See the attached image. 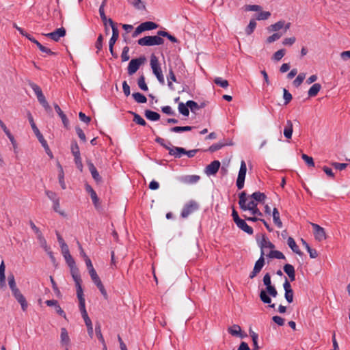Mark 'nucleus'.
<instances>
[{
  "mask_svg": "<svg viewBox=\"0 0 350 350\" xmlns=\"http://www.w3.org/2000/svg\"><path fill=\"white\" fill-rule=\"evenodd\" d=\"M167 150L169 151V154L175 158H180L183 152H185V149L180 147L170 146L167 148Z\"/></svg>",
  "mask_w": 350,
  "mask_h": 350,
  "instance_id": "obj_19",
  "label": "nucleus"
},
{
  "mask_svg": "<svg viewBox=\"0 0 350 350\" xmlns=\"http://www.w3.org/2000/svg\"><path fill=\"white\" fill-rule=\"evenodd\" d=\"M311 225L314 230V237L317 241H321L326 239V234L323 228L314 223H311Z\"/></svg>",
  "mask_w": 350,
  "mask_h": 350,
  "instance_id": "obj_12",
  "label": "nucleus"
},
{
  "mask_svg": "<svg viewBox=\"0 0 350 350\" xmlns=\"http://www.w3.org/2000/svg\"><path fill=\"white\" fill-rule=\"evenodd\" d=\"M241 332V327L238 325H233L228 328V332L232 336H239Z\"/></svg>",
  "mask_w": 350,
  "mask_h": 350,
  "instance_id": "obj_46",
  "label": "nucleus"
},
{
  "mask_svg": "<svg viewBox=\"0 0 350 350\" xmlns=\"http://www.w3.org/2000/svg\"><path fill=\"white\" fill-rule=\"evenodd\" d=\"M85 190L88 193H89L90 194L94 206L96 207H97L99 199L96 195V191L93 189V188L90 185H89L88 184L85 185Z\"/></svg>",
  "mask_w": 350,
  "mask_h": 350,
  "instance_id": "obj_26",
  "label": "nucleus"
},
{
  "mask_svg": "<svg viewBox=\"0 0 350 350\" xmlns=\"http://www.w3.org/2000/svg\"><path fill=\"white\" fill-rule=\"evenodd\" d=\"M243 10L245 12H250V11L260 12L262 10V7L258 5H245L243 7Z\"/></svg>",
  "mask_w": 350,
  "mask_h": 350,
  "instance_id": "obj_48",
  "label": "nucleus"
},
{
  "mask_svg": "<svg viewBox=\"0 0 350 350\" xmlns=\"http://www.w3.org/2000/svg\"><path fill=\"white\" fill-rule=\"evenodd\" d=\"M150 66L153 74L156 76L159 82L163 85L165 83L164 77L157 57L152 54L150 58Z\"/></svg>",
  "mask_w": 350,
  "mask_h": 350,
  "instance_id": "obj_5",
  "label": "nucleus"
},
{
  "mask_svg": "<svg viewBox=\"0 0 350 350\" xmlns=\"http://www.w3.org/2000/svg\"><path fill=\"white\" fill-rule=\"evenodd\" d=\"M146 118L151 121H157L160 118V115L157 112L146 109L144 112Z\"/></svg>",
  "mask_w": 350,
  "mask_h": 350,
  "instance_id": "obj_29",
  "label": "nucleus"
},
{
  "mask_svg": "<svg viewBox=\"0 0 350 350\" xmlns=\"http://www.w3.org/2000/svg\"><path fill=\"white\" fill-rule=\"evenodd\" d=\"M95 332L98 339L100 341V342L103 345H105V342L101 332V326L100 324L98 323L96 324Z\"/></svg>",
  "mask_w": 350,
  "mask_h": 350,
  "instance_id": "obj_44",
  "label": "nucleus"
},
{
  "mask_svg": "<svg viewBox=\"0 0 350 350\" xmlns=\"http://www.w3.org/2000/svg\"><path fill=\"white\" fill-rule=\"evenodd\" d=\"M146 61V58L145 56H140L138 58L132 59L128 66L127 72L128 75L131 76L134 75L139 68V67L143 65Z\"/></svg>",
  "mask_w": 350,
  "mask_h": 350,
  "instance_id": "obj_6",
  "label": "nucleus"
},
{
  "mask_svg": "<svg viewBox=\"0 0 350 350\" xmlns=\"http://www.w3.org/2000/svg\"><path fill=\"white\" fill-rule=\"evenodd\" d=\"M306 78V74L304 72L299 73L296 79L293 81V83L295 87H299Z\"/></svg>",
  "mask_w": 350,
  "mask_h": 350,
  "instance_id": "obj_49",
  "label": "nucleus"
},
{
  "mask_svg": "<svg viewBox=\"0 0 350 350\" xmlns=\"http://www.w3.org/2000/svg\"><path fill=\"white\" fill-rule=\"evenodd\" d=\"M293 134V123L291 120L286 121V124L284 129V135L287 139H291Z\"/></svg>",
  "mask_w": 350,
  "mask_h": 350,
  "instance_id": "obj_31",
  "label": "nucleus"
},
{
  "mask_svg": "<svg viewBox=\"0 0 350 350\" xmlns=\"http://www.w3.org/2000/svg\"><path fill=\"white\" fill-rule=\"evenodd\" d=\"M14 297L18 301V302L21 304V308L23 311H25L27 308L28 304L23 294L21 293L20 290L14 289V291H12Z\"/></svg>",
  "mask_w": 350,
  "mask_h": 350,
  "instance_id": "obj_16",
  "label": "nucleus"
},
{
  "mask_svg": "<svg viewBox=\"0 0 350 350\" xmlns=\"http://www.w3.org/2000/svg\"><path fill=\"white\" fill-rule=\"evenodd\" d=\"M271 16V13L267 11H260L256 16V20L262 21L268 19Z\"/></svg>",
  "mask_w": 350,
  "mask_h": 350,
  "instance_id": "obj_54",
  "label": "nucleus"
},
{
  "mask_svg": "<svg viewBox=\"0 0 350 350\" xmlns=\"http://www.w3.org/2000/svg\"><path fill=\"white\" fill-rule=\"evenodd\" d=\"M29 85L33 90L40 104L44 108V109L47 112H51V111H52L51 107L49 105V104L48 103L47 100H46V98H45L44 95L43 94L41 88L37 84H36L35 83L31 82V81L29 82Z\"/></svg>",
  "mask_w": 350,
  "mask_h": 350,
  "instance_id": "obj_2",
  "label": "nucleus"
},
{
  "mask_svg": "<svg viewBox=\"0 0 350 350\" xmlns=\"http://www.w3.org/2000/svg\"><path fill=\"white\" fill-rule=\"evenodd\" d=\"M262 281L264 285L266 286V289H262L260 291L259 295L260 299L264 304H269V306L270 308H274L275 304H271V299L268 295L273 297H276L278 295V291L275 287L271 284V275L269 273H267L264 275Z\"/></svg>",
  "mask_w": 350,
  "mask_h": 350,
  "instance_id": "obj_1",
  "label": "nucleus"
},
{
  "mask_svg": "<svg viewBox=\"0 0 350 350\" xmlns=\"http://www.w3.org/2000/svg\"><path fill=\"white\" fill-rule=\"evenodd\" d=\"M143 31L152 30L158 27V25L152 21H146L140 24Z\"/></svg>",
  "mask_w": 350,
  "mask_h": 350,
  "instance_id": "obj_32",
  "label": "nucleus"
},
{
  "mask_svg": "<svg viewBox=\"0 0 350 350\" xmlns=\"http://www.w3.org/2000/svg\"><path fill=\"white\" fill-rule=\"evenodd\" d=\"M236 225L237 226L238 228H239L248 234H252L254 232L252 228L248 226L245 221L242 219L237 221L236 223Z\"/></svg>",
  "mask_w": 350,
  "mask_h": 350,
  "instance_id": "obj_21",
  "label": "nucleus"
},
{
  "mask_svg": "<svg viewBox=\"0 0 350 350\" xmlns=\"http://www.w3.org/2000/svg\"><path fill=\"white\" fill-rule=\"evenodd\" d=\"M87 164L89 168V170L92 176V178L96 181L99 182L101 180V177L99 175L96 167L90 161H87Z\"/></svg>",
  "mask_w": 350,
  "mask_h": 350,
  "instance_id": "obj_22",
  "label": "nucleus"
},
{
  "mask_svg": "<svg viewBox=\"0 0 350 350\" xmlns=\"http://www.w3.org/2000/svg\"><path fill=\"white\" fill-rule=\"evenodd\" d=\"M8 284L12 291H14V289H18L13 274L8 276Z\"/></svg>",
  "mask_w": 350,
  "mask_h": 350,
  "instance_id": "obj_62",
  "label": "nucleus"
},
{
  "mask_svg": "<svg viewBox=\"0 0 350 350\" xmlns=\"http://www.w3.org/2000/svg\"><path fill=\"white\" fill-rule=\"evenodd\" d=\"M89 273H90L92 280L96 286L102 283L96 270H92L90 272H89Z\"/></svg>",
  "mask_w": 350,
  "mask_h": 350,
  "instance_id": "obj_50",
  "label": "nucleus"
},
{
  "mask_svg": "<svg viewBox=\"0 0 350 350\" xmlns=\"http://www.w3.org/2000/svg\"><path fill=\"white\" fill-rule=\"evenodd\" d=\"M220 167V162L215 160L208 165L205 168V173L210 175H215L219 170Z\"/></svg>",
  "mask_w": 350,
  "mask_h": 350,
  "instance_id": "obj_18",
  "label": "nucleus"
},
{
  "mask_svg": "<svg viewBox=\"0 0 350 350\" xmlns=\"http://www.w3.org/2000/svg\"><path fill=\"white\" fill-rule=\"evenodd\" d=\"M38 239L39 241L40 246L44 250L45 252H48V250H50V247L47 245L46 241L43 237V235H41L40 237H38Z\"/></svg>",
  "mask_w": 350,
  "mask_h": 350,
  "instance_id": "obj_63",
  "label": "nucleus"
},
{
  "mask_svg": "<svg viewBox=\"0 0 350 350\" xmlns=\"http://www.w3.org/2000/svg\"><path fill=\"white\" fill-rule=\"evenodd\" d=\"M285 52H286V51L284 49H280V50L277 51L273 54V59L275 61H280L284 57V55H285Z\"/></svg>",
  "mask_w": 350,
  "mask_h": 350,
  "instance_id": "obj_60",
  "label": "nucleus"
},
{
  "mask_svg": "<svg viewBox=\"0 0 350 350\" xmlns=\"http://www.w3.org/2000/svg\"><path fill=\"white\" fill-rule=\"evenodd\" d=\"M268 256L271 258L285 259V256L283 253L278 250H271Z\"/></svg>",
  "mask_w": 350,
  "mask_h": 350,
  "instance_id": "obj_39",
  "label": "nucleus"
},
{
  "mask_svg": "<svg viewBox=\"0 0 350 350\" xmlns=\"http://www.w3.org/2000/svg\"><path fill=\"white\" fill-rule=\"evenodd\" d=\"M66 263L70 269V273L75 283L81 282V278L79 273V269L75 265V261L72 256L65 258Z\"/></svg>",
  "mask_w": 350,
  "mask_h": 350,
  "instance_id": "obj_7",
  "label": "nucleus"
},
{
  "mask_svg": "<svg viewBox=\"0 0 350 350\" xmlns=\"http://www.w3.org/2000/svg\"><path fill=\"white\" fill-rule=\"evenodd\" d=\"M258 242L261 251H263V249L265 247H269L270 249H273L275 247V245L269 241L265 234H262L261 240Z\"/></svg>",
  "mask_w": 350,
  "mask_h": 350,
  "instance_id": "obj_24",
  "label": "nucleus"
},
{
  "mask_svg": "<svg viewBox=\"0 0 350 350\" xmlns=\"http://www.w3.org/2000/svg\"><path fill=\"white\" fill-rule=\"evenodd\" d=\"M70 149L74 157L81 156L79 147L75 140L72 141Z\"/></svg>",
  "mask_w": 350,
  "mask_h": 350,
  "instance_id": "obj_38",
  "label": "nucleus"
},
{
  "mask_svg": "<svg viewBox=\"0 0 350 350\" xmlns=\"http://www.w3.org/2000/svg\"><path fill=\"white\" fill-rule=\"evenodd\" d=\"M214 83L223 88H227L229 85L228 81L226 79H223L221 77H216L214 79Z\"/></svg>",
  "mask_w": 350,
  "mask_h": 350,
  "instance_id": "obj_47",
  "label": "nucleus"
},
{
  "mask_svg": "<svg viewBox=\"0 0 350 350\" xmlns=\"http://www.w3.org/2000/svg\"><path fill=\"white\" fill-rule=\"evenodd\" d=\"M109 24L112 29V36L109 40V45H110L111 48L113 47L116 42L118 40L119 38V31L111 18L108 19Z\"/></svg>",
  "mask_w": 350,
  "mask_h": 350,
  "instance_id": "obj_14",
  "label": "nucleus"
},
{
  "mask_svg": "<svg viewBox=\"0 0 350 350\" xmlns=\"http://www.w3.org/2000/svg\"><path fill=\"white\" fill-rule=\"evenodd\" d=\"M99 14H100V18H101V20L105 27V30L106 31H108V29L107 27V23H109V21H108V19L105 14V10H104V8H99Z\"/></svg>",
  "mask_w": 350,
  "mask_h": 350,
  "instance_id": "obj_55",
  "label": "nucleus"
},
{
  "mask_svg": "<svg viewBox=\"0 0 350 350\" xmlns=\"http://www.w3.org/2000/svg\"><path fill=\"white\" fill-rule=\"evenodd\" d=\"M178 111L179 112L185 116H188L189 114V107L187 106V103L184 104L183 103H180L178 104Z\"/></svg>",
  "mask_w": 350,
  "mask_h": 350,
  "instance_id": "obj_42",
  "label": "nucleus"
},
{
  "mask_svg": "<svg viewBox=\"0 0 350 350\" xmlns=\"http://www.w3.org/2000/svg\"><path fill=\"white\" fill-rule=\"evenodd\" d=\"M54 108H55V111L57 113V114L59 116L60 118L62 119L64 126L66 129H68L69 120L67 118L66 116L64 113V112L62 111V110L61 109V108L59 107V106L57 104H56V103L54 104Z\"/></svg>",
  "mask_w": 350,
  "mask_h": 350,
  "instance_id": "obj_20",
  "label": "nucleus"
},
{
  "mask_svg": "<svg viewBox=\"0 0 350 350\" xmlns=\"http://www.w3.org/2000/svg\"><path fill=\"white\" fill-rule=\"evenodd\" d=\"M284 27V21L280 20L275 23L269 25L267 27V31L269 32L274 31L275 33H276L278 31H280V29H283Z\"/></svg>",
  "mask_w": 350,
  "mask_h": 350,
  "instance_id": "obj_27",
  "label": "nucleus"
},
{
  "mask_svg": "<svg viewBox=\"0 0 350 350\" xmlns=\"http://www.w3.org/2000/svg\"><path fill=\"white\" fill-rule=\"evenodd\" d=\"M129 3L139 10H145L146 5L142 0H128Z\"/></svg>",
  "mask_w": 350,
  "mask_h": 350,
  "instance_id": "obj_34",
  "label": "nucleus"
},
{
  "mask_svg": "<svg viewBox=\"0 0 350 350\" xmlns=\"http://www.w3.org/2000/svg\"><path fill=\"white\" fill-rule=\"evenodd\" d=\"M256 27V22L255 19H251L249 25L245 28V33L247 35L252 34L254 32Z\"/></svg>",
  "mask_w": 350,
  "mask_h": 350,
  "instance_id": "obj_40",
  "label": "nucleus"
},
{
  "mask_svg": "<svg viewBox=\"0 0 350 350\" xmlns=\"http://www.w3.org/2000/svg\"><path fill=\"white\" fill-rule=\"evenodd\" d=\"M273 219L274 224L280 228L282 227V222L280 217V213L277 208H274L273 210Z\"/></svg>",
  "mask_w": 350,
  "mask_h": 350,
  "instance_id": "obj_33",
  "label": "nucleus"
},
{
  "mask_svg": "<svg viewBox=\"0 0 350 350\" xmlns=\"http://www.w3.org/2000/svg\"><path fill=\"white\" fill-rule=\"evenodd\" d=\"M5 266L4 261L2 260L0 265V284L1 285H4L5 282Z\"/></svg>",
  "mask_w": 350,
  "mask_h": 350,
  "instance_id": "obj_41",
  "label": "nucleus"
},
{
  "mask_svg": "<svg viewBox=\"0 0 350 350\" xmlns=\"http://www.w3.org/2000/svg\"><path fill=\"white\" fill-rule=\"evenodd\" d=\"M321 89V85L320 83L313 84L308 92L309 97H314L317 95Z\"/></svg>",
  "mask_w": 350,
  "mask_h": 350,
  "instance_id": "obj_30",
  "label": "nucleus"
},
{
  "mask_svg": "<svg viewBox=\"0 0 350 350\" xmlns=\"http://www.w3.org/2000/svg\"><path fill=\"white\" fill-rule=\"evenodd\" d=\"M53 210L56 213L61 215L62 216L66 217V214L65 213V212L64 211L60 210L59 199L56 200V201L53 202Z\"/></svg>",
  "mask_w": 350,
  "mask_h": 350,
  "instance_id": "obj_53",
  "label": "nucleus"
},
{
  "mask_svg": "<svg viewBox=\"0 0 350 350\" xmlns=\"http://www.w3.org/2000/svg\"><path fill=\"white\" fill-rule=\"evenodd\" d=\"M239 204L243 211H250L258 206V203L253 199H249L245 191H242L239 195Z\"/></svg>",
  "mask_w": 350,
  "mask_h": 350,
  "instance_id": "obj_3",
  "label": "nucleus"
},
{
  "mask_svg": "<svg viewBox=\"0 0 350 350\" xmlns=\"http://www.w3.org/2000/svg\"><path fill=\"white\" fill-rule=\"evenodd\" d=\"M199 208V205L195 201H189L187 204H186L181 212V217L183 218L187 217L189 215L194 213Z\"/></svg>",
  "mask_w": 350,
  "mask_h": 350,
  "instance_id": "obj_9",
  "label": "nucleus"
},
{
  "mask_svg": "<svg viewBox=\"0 0 350 350\" xmlns=\"http://www.w3.org/2000/svg\"><path fill=\"white\" fill-rule=\"evenodd\" d=\"M249 199H253L256 202H263L266 199V195L264 193L256 191L252 195L247 196Z\"/></svg>",
  "mask_w": 350,
  "mask_h": 350,
  "instance_id": "obj_28",
  "label": "nucleus"
},
{
  "mask_svg": "<svg viewBox=\"0 0 350 350\" xmlns=\"http://www.w3.org/2000/svg\"><path fill=\"white\" fill-rule=\"evenodd\" d=\"M283 287L285 291V299L288 303H292L293 301V291L291 288L290 282L288 281L286 278H285V281L283 284Z\"/></svg>",
  "mask_w": 350,
  "mask_h": 350,
  "instance_id": "obj_17",
  "label": "nucleus"
},
{
  "mask_svg": "<svg viewBox=\"0 0 350 350\" xmlns=\"http://www.w3.org/2000/svg\"><path fill=\"white\" fill-rule=\"evenodd\" d=\"M45 193L46 196L53 202L56 201V200L59 199V198L57 196V193L49 190L45 191Z\"/></svg>",
  "mask_w": 350,
  "mask_h": 350,
  "instance_id": "obj_64",
  "label": "nucleus"
},
{
  "mask_svg": "<svg viewBox=\"0 0 350 350\" xmlns=\"http://www.w3.org/2000/svg\"><path fill=\"white\" fill-rule=\"evenodd\" d=\"M137 85L142 90H143V91L148 90V88L145 81V77L143 75L142 76H140L139 78L138 79Z\"/></svg>",
  "mask_w": 350,
  "mask_h": 350,
  "instance_id": "obj_45",
  "label": "nucleus"
},
{
  "mask_svg": "<svg viewBox=\"0 0 350 350\" xmlns=\"http://www.w3.org/2000/svg\"><path fill=\"white\" fill-rule=\"evenodd\" d=\"M75 285H76V288H77V298L79 301V310H80L81 312H82L83 311H84V310H86V309H85V299L83 297V289L81 287V282L75 283Z\"/></svg>",
  "mask_w": 350,
  "mask_h": 350,
  "instance_id": "obj_13",
  "label": "nucleus"
},
{
  "mask_svg": "<svg viewBox=\"0 0 350 350\" xmlns=\"http://www.w3.org/2000/svg\"><path fill=\"white\" fill-rule=\"evenodd\" d=\"M282 36V33L276 32L274 33L273 35L269 36L267 38V43H272L278 40H279Z\"/></svg>",
  "mask_w": 350,
  "mask_h": 350,
  "instance_id": "obj_56",
  "label": "nucleus"
},
{
  "mask_svg": "<svg viewBox=\"0 0 350 350\" xmlns=\"http://www.w3.org/2000/svg\"><path fill=\"white\" fill-rule=\"evenodd\" d=\"M132 96L133 99L137 103H146L147 102L146 97L139 92H135L133 93Z\"/></svg>",
  "mask_w": 350,
  "mask_h": 350,
  "instance_id": "obj_36",
  "label": "nucleus"
},
{
  "mask_svg": "<svg viewBox=\"0 0 350 350\" xmlns=\"http://www.w3.org/2000/svg\"><path fill=\"white\" fill-rule=\"evenodd\" d=\"M61 342L64 345H68L70 342V338L66 328L61 329Z\"/></svg>",
  "mask_w": 350,
  "mask_h": 350,
  "instance_id": "obj_37",
  "label": "nucleus"
},
{
  "mask_svg": "<svg viewBox=\"0 0 350 350\" xmlns=\"http://www.w3.org/2000/svg\"><path fill=\"white\" fill-rule=\"evenodd\" d=\"M301 158L309 167H314V162L312 157H309L306 154H302Z\"/></svg>",
  "mask_w": 350,
  "mask_h": 350,
  "instance_id": "obj_58",
  "label": "nucleus"
},
{
  "mask_svg": "<svg viewBox=\"0 0 350 350\" xmlns=\"http://www.w3.org/2000/svg\"><path fill=\"white\" fill-rule=\"evenodd\" d=\"M264 254V251H261L260 256L258 258V260L256 262L253 271L250 274V279H253L254 278H255L257 275V274L260 273L263 266L265 265Z\"/></svg>",
  "mask_w": 350,
  "mask_h": 350,
  "instance_id": "obj_10",
  "label": "nucleus"
},
{
  "mask_svg": "<svg viewBox=\"0 0 350 350\" xmlns=\"http://www.w3.org/2000/svg\"><path fill=\"white\" fill-rule=\"evenodd\" d=\"M284 271L288 275L291 282L295 280V271L293 265L290 264H286L284 267Z\"/></svg>",
  "mask_w": 350,
  "mask_h": 350,
  "instance_id": "obj_23",
  "label": "nucleus"
},
{
  "mask_svg": "<svg viewBox=\"0 0 350 350\" xmlns=\"http://www.w3.org/2000/svg\"><path fill=\"white\" fill-rule=\"evenodd\" d=\"M27 118L29 120V122L31 124V129L34 133V134L36 135V136L37 137L38 141L40 142L42 141H44V138L43 137V135H42V133L40 132L39 129H38L37 126L36 125L35 122H34V120H33V118L31 113V112L29 111H27Z\"/></svg>",
  "mask_w": 350,
  "mask_h": 350,
  "instance_id": "obj_15",
  "label": "nucleus"
},
{
  "mask_svg": "<svg viewBox=\"0 0 350 350\" xmlns=\"http://www.w3.org/2000/svg\"><path fill=\"white\" fill-rule=\"evenodd\" d=\"M157 34L159 36H161L162 37H166L167 38L172 42L176 43L178 42V40L172 35L169 33L167 31H159L157 32Z\"/></svg>",
  "mask_w": 350,
  "mask_h": 350,
  "instance_id": "obj_43",
  "label": "nucleus"
},
{
  "mask_svg": "<svg viewBox=\"0 0 350 350\" xmlns=\"http://www.w3.org/2000/svg\"><path fill=\"white\" fill-rule=\"evenodd\" d=\"M200 180V176L197 175L187 176L184 178V182L186 183H196Z\"/></svg>",
  "mask_w": 350,
  "mask_h": 350,
  "instance_id": "obj_52",
  "label": "nucleus"
},
{
  "mask_svg": "<svg viewBox=\"0 0 350 350\" xmlns=\"http://www.w3.org/2000/svg\"><path fill=\"white\" fill-rule=\"evenodd\" d=\"M59 168H60V170H59V183L61 185V187L63 189H66V183L64 182V174L63 168L62 167L61 165H59Z\"/></svg>",
  "mask_w": 350,
  "mask_h": 350,
  "instance_id": "obj_59",
  "label": "nucleus"
},
{
  "mask_svg": "<svg viewBox=\"0 0 350 350\" xmlns=\"http://www.w3.org/2000/svg\"><path fill=\"white\" fill-rule=\"evenodd\" d=\"M137 43L140 46H155L161 45L164 43V40L161 36H144L137 40Z\"/></svg>",
  "mask_w": 350,
  "mask_h": 350,
  "instance_id": "obj_4",
  "label": "nucleus"
},
{
  "mask_svg": "<svg viewBox=\"0 0 350 350\" xmlns=\"http://www.w3.org/2000/svg\"><path fill=\"white\" fill-rule=\"evenodd\" d=\"M247 172L246 163L244 161H241L240 169L237 180V187L239 189H241L244 187V182Z\"/></svg>",
  "mask_w": 350,
  "mask_h": 350,
  "instance_id": "obj_8",
  "label": "nucleus"
},
{
  "mask_svg": "<svg viewBox=\"0 0 350 350\" xmlns=\"http://www.w3.org/2000/svg\"><path fill=\"white\" fill-rule=\"evenodd\" d=\"M287 244L289 246V247L293 250V252L298 254L299 256L303 255L302 252H301L293 237H290L288 238Z\"/></svg>",
  "mask_w": 350,
  "mask_h": 350,
  "instance_id": "obj_25",
  "label": "nucleus"
},
{
  "mask_svg": "<svg viewBox=\"0 0 350 350\" xmlns=\"http://www.w3.org/2000/svg\"><path fill=\"white\" fill-rule=\"evenodd\" d=\"M129 47L127 46H125L123 48L122 54H121V58L122 62H126L130 59V56L129 55Z\"/></svg>",
  "mask_w": 350,
  "mask_h": 350,
  "instance_id": "obj_61",
  "label": "nucleus"
},
{
  "mask_svg": "<svg viewBox=\"0 0 350 350\" xmlns=\"http://www.w3.org/2000/svg\"><path fill=\"white\" fill-rule=\"evenodd\" d=\"M283 98L284 99V105H288L292 100L291 94L285 88L283 89Z\"/></svg>",
  "mask_w": 350,
  "mask_h": 350,
  "instance_id": "obj_57",
  "label": "nucleus"
},
{
  "mask_svg": "<svg viewBox=\"0 0 350 350\" xmlns=\"http://www.w3.org/2000/svg\"><path fill=\"white\" fill-rule=\"evenodd\" d=\"M167 85H168L169 88L171 90H174V86H173L172 82L173 81L176 82V77L174 72L172 68H170L169 70V74L167 77Z\"/></svg>",
  "mask_w": 350,
  "mask_h": 350,
  "instance_id": "obj_35",
  "label": "nucleus"
},
{
  "mask_svg": "<svg viewBox=\"0 0 350 350\" xmlns=\"http://www.w3.org/2000/svg\"><path fill=\"white\" fill-rule=\"evenodd\" d=\"M66 31L65 28L60 27L55 29L54 31L44 34L46 37L51 38V40L58 42L62 37L66 36Z\"/></svg>",
  "mask_w": 350,
  "mask_h": 350,
  "instance_id": "obj_11",
  "label": "nucleus"
},
{
  "mask_svg": "<svg viewBox=\"0 0 350 350\" xmlns=\"http://www.w3.org/2000/svg\"><path fill=\"white\" fill-rule=\"evenodd\" d=\"M133 115V121L141 126H146V121L137 113L131 112Z\"/></svg>",
  "mask_w": 350,
  "mask_h": 350,
  "instance_id": "obj_51",
  "label": "nucleus"
}]
</instances>
